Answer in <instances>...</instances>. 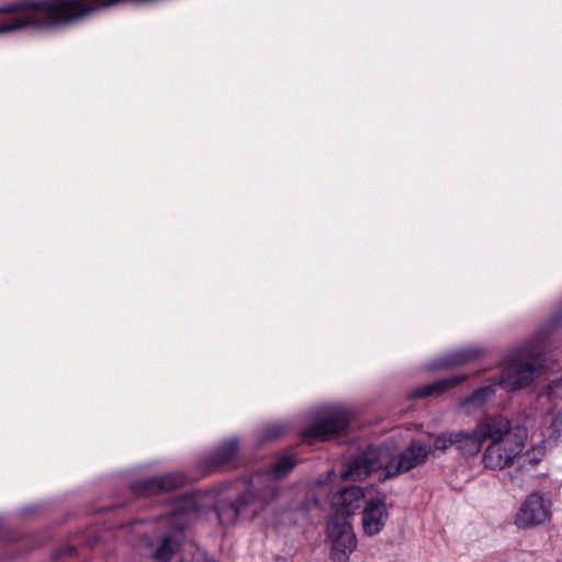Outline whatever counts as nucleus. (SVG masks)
<instances>
[{"instance_id": "4", "label": "nucleus", "mask_w": 562, "mask_h": 562, "mask_svg": "<svg viewBox=\"0 0 562 562\" xmlns=\"http://www.w3.org/2000/svg\"><path fill=\"white\" fill-rule=\"evenodd\" d=\"M386 462L387 446L370 447L346 463L342 476L350 481H362L379 470H383L385 476Z\"/></svg>"}, {"instance_id": "6", "label": "nucleus", "mask_w": 562, "mask_h": 562, "mask_svg": "<svg viewBox=\"0 0 562 562\" xmlns=\"http://www.w3.org/2000/svg\"><path fill=\"white\" fill-rule=\"evenodd\" d=\"M551 516V498L540 492H533L519 505L515 516V525L520 529H531L547 524Z\"/></svg>"}, {"instance_id": "13", "label": "nucleus", "mask_w": 562, "mask_h": 562, "mask_svg": "<svg viewBox=\"0 0 562 562\" xmlns=\"http://www.w3.org/2000/svg\"><path fill=\"white\" fill-rule=\"evenodd\" d=\"M364 494L359 486H350L340 492L334 499V506L336 507L333 515L341 514L347 519L355 512L366 505Z\"/></svg>"}, {"instance_id": "18", "label": "nucleus", "mask_w": 562, "mask_h": 562, "mask_svg": "<svg viewBox=\"0 0 562 562\" xmlns=\"http://www.w3.org/2000/svg\"><path fill=\"white\" fill-rule=\"evenodd\" d=\"M201 506L200 498L196 494L184 495L177 499L171 512V518L176 520V529L182 530L186 526V522L180 520L179 517L196 514L201 509Z\"/></svg>"}, {"instance_id": "21", "label": "nucleus", "mask_w": 562, "mask_h": 562, "mask_svg": "<svg viewBox=\"0 0 562 562\" xmlns=\"http://www.w3.org/2000/svg\"><path fill=\"white\" fill-rule=\"evenodd\" d=\"M432 457L447 453L450 449L458 451L459 430H446L432 437Z\"/></svg>"}, {"instance_id": "9", "label": "nucleus", "mask_w": 562, "mask_h": 562, "mask_svg": "<svg viewBox=\"0 0 562 562\" xmlns=\"http://www.w3.org/2000/svg\"><path fill=\"white\" fill-rule=\"evenodd\" d=\"M535 411L541 416L553 414L552 432L558 438L562 437V379L551 381L537 396Z\"/></svg>"}, {"instance_id": "20", "label": "nucleus", "mask_w": 562, "mask_h": 562, "mask_svg": "<svg viewBox=\"0 0 562 562\" xmlns=\"http://www.w3.org/2000/svg\"><path fill=\"white\" fill-rule=\"evenodd\" d=\"M483 442L474 427L472 430H459L458 452L464 457H474L482 449Z\"/></svg>"}, {"instance_id": "23", "label": "nucleus", "mask_w": 562, "mask_h": 562, "mask_svg": "<svg viewBox=\"0 0 562 562\" xmlns=\"http://www.w3.org/2000/svg\"><path fill=\"white\" fill-rule=\"evenodd\" d=\"M290 426L283 422L269 423L265 425L259 432V440L261 442L270 441L280 438L289 432Z\"/></svg>"}, {"instance_id": "15", "label": "nucleus", "mask_w": 562, "mask_h": 562, "mask_svg": "<svg viewBox=\"0 0 562 562\" xmlns=\"http://www.w3.org/2000/svg\"><path fill=\"white\" fill-rule=\"evenodd\" d=\"M238 440L229 439L217 447L213 452L205 456L202 460V468L205 472H212L221 467L226 465L237 454Z\"/></svg>"}, {"instance_id": "17", "label": "nucleus", "mask_w": 562, "mask_h": 562, "mask_svg": "<svg viewBox=\"0 0 562 562\" xmlns=\"http://www.w3.org/2000/svg\"><path fill=\"white\" fill-rule=\"evenodd\" d=\"M296 464V460L293 456L284 453L273 461L271 464L270 471L267 475L262 474H256L252 477H261L262 487L268 483V481H272L276 484L277 487V496L279 495V485L277 483V480L284 477L289 474L290 471L293 470V468Z\"/></svg>"}, {"instance_id": "19", "label": "nucleus", "mask_w": 562, "mask_h": 562, "mask_svg": "<svg viewBox=\"0 0 562 562\" xmlns=\"http://www.w3.org/2000/svg\"><path fill=\"white\" fill-rule=\"evenodd\" d=\"M468 379L467 374H454L452 376L436 381L425 386L417 387L414 390L413 395L415 397H426L428 395L441 394L447 390H450Z\"/></svg>"}, {"instance_id": "5", "label": "nucleus", "mask_w": 562, "mask_h": 562, "mask_svg": "<svg viewBox=\"0 0 562 562\" xmlns=\"http://www.w3.org/2000/svg\"><path fill=\"white\" fill-rule=\"evenodd\" d=\"M327 536L331 543V560L347 562L357 547V539L349 519L341 514L331 515L327 522Z\"/></svg>"}, {"instance_id": "10", "label": "nucleus", "mask_w": 562, "mask_h": 562, "mask_svg": "<svg viewBox=\"0 0 562 562\" xmlns=\"http://www.w3.org/2000/svg\"><path fill=\"white\" fill-rule=\"evenodd\" d=\"M482 442L490 440L491 442L504 440L512 436L517 429H527L521 425H512L510 420L501 415H487L481 419L475 426Z\"/></svg>"}, {"instance_id": "11", "label": "nucleus", "mask_w": 562, "mask_h": 562, "mask_svg": "<svg viewBox=\"0 0 562 562\" xmlns=\"http://www.w3.org/2000/svg\"><path fill=\"white\" fill-rule=\"evenodd\" d=\"M186 482L187 479L182 473H168L139 480L133 483L132 490L138 496H151L181 487Z\"/></svg>"}, {"instance_id": "2", "label": "nucleus", "mask_w": 562, "mask_h": 562, "mask_svg": "<svg viewBox=\"0 0 562 562\" xmlns=\"http://www.w3.org/2000/svg\"><path fill=\"white\" fill-rule=\"evenodd\" d=\"M277 498V487L272 481L262 487L261 477H251L246 491L239 495L236 503L220 501L215 506L218 522L229 526L236 522L240 515L256 516L268 504Z\"/></svg>"}, {"instance_id": "1", "label": "nucleus", "mask_w": 562, "mask_h": 562, "mask_svg": "<svg viewBox=\"0 0 562 562\" xmlns=\"http://www.w3.org/2000/svg\"><path fill=\"white\" fill-rule=\"evenodd\" d=\"M560 321L552 316L543 324L533 338L506 357L502 364L501 372L494 379L496 386L506 391H516L529 385L541 372L544 359L540 342L548 337L558 326Z\"/></svg>"}, {"instance_id": "3", "label": "nucleus", "mask_w": 562, "mask_h": 562, "mask_svg": "<svg viewBox=\"0 0 562 562\" xmlns=\"http://www.w3.org/2000/svg\"><path fill=\"white\" fill-rule=\"evenodd\" d=\"M528 437L527 429H517L504 440L491 442L483 452L482 463L491 470H502L512 465L525 448Z\"/></svg>"}, {"instance_id": "8", "label": "nucleus", "mask_w": 562, "mask_h": 562, "mask_svg": "<svg viewBox=\"0 0 562 562\" xmlns=\"http://www.w3.org/2000/svg\"><path fill=\"white\" fill-rule=\"evenodd\" d=\"M429 456H432V443L426 445L420 441H413L397 457H392V451L390 447H387L385 477H393L400 473L407 472L423 464Z\"/></svg>"}, {"instance_id": "24", "label": "nucleus", "mask_w": 562, "mask_h": 562, "mask_svg": "<svg viewBox=\"0 0 562 562\" xmlns=\"http://www.w3.org/2000/svg\"><path fill=\"white\" fill-rule=\"evenodd\" d=\"M553 316H557L561 324L562 323V308L559 312H557Z\"/></svg>"}, {"instance_id": "16", "label": "nucleus", "mask_w": 562, "mask_h": 562, "mask_svg": "<svg viewBox=\"0 0 562 562\" xmlns=\"http://www.w3.org/2000/svg\"><path fill=\"white\" fill-rule=\"evenodd\" d=\"M484 353V349L477 346H471L467 348H462L459 350H454L441 359H439L438 363H436L435 368H451L462 366L469 362H472Z\"/></svg>"}, {"instance_id": "14", "label": "nucleus", "mask_w": 562, "mask_h": 562, "mask_svg": "<svg viewBox=\"0 0 562 562\" xmlns=\"http://www.w3.org/2000/svg\"><path fill=\"white\" fill-rule=\"evenodd\" d=\"M496 387V384L493 382L490 385L475 390L469 396L461 397L459 401L461 413L471 416L484 408L495 397Z\"/></svg>"}, {"instance_id": "12", "label": "nucleus", "mask_w": 562, "mask_h": 562, "mask_svg": "<svg viewBox=\"0 0 562 562\" xmlns=\"http://www.w3.org/2000/svg\"><path fill=\"white\" fill-rule=\"evenodd\" d=\"M389 514L382 498H371L366 502L362 510V528L366 535L372 537L381 532Z\"/></svg>"}, {"instance_id": "7", "label": "nucleus", "mask_w": 562, "mask_h": 562, "mask_svg": "<svg viewBox=\"0 0 562 562\" xmlns=\"http://www.w3.org/2000/svg\"><path fill=\"white\" fill-rule=\"evenodd\" d=\"M350 416V412L346 408H334L316 420L313 425L303 429L301 431V436L310 443L314 441H324L334 436H339L347 429Z\"/></svg>"}, {"instance_id": "22", "label": "nucleus", "mask_w": 562, "mask_h": 562, "mask_svg": "<svg viewBox=\"0 0 562 562\" xmlns=\"http://www.w3.org/2000/svg\"><path fill=\"white\" fill-rule=\"evenodd\" d=\"M178 542L171 536L162 538L158 548L154 551L153 558L157 562H169L172 555L178 550Z\"/></svg>"}]
</instances>
